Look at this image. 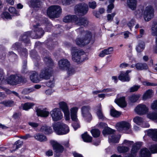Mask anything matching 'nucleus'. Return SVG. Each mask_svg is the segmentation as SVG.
<instances>
[{
    "mask_svg": "<svg viewBox=\"0 0 157 157\" xmlns=\"http://www.w3.org/2000/svg\"><path fill=\"white\" fill-rule=\"evenodd\" d=\"M76 31L79 34L75 40L77 45L83 47L91 41L92 34L90 31H84L83 28L77 29Z\"/></svg>",
    "mask_w": 157,
    "mask_h": 157,
    "instance_id": "obj_1",
    "label": "nucleus"
},
{
    "mask_svg": "<svg viewBox=\"0 0 157 157\" xmlns=\"http://www.w3.org/2000/svg\"><path fill=\"white\" fill-rule=\"evenodd\" d=\"M73 61L77 63L82 62L85 59L86 54L82 51L78 49L75 47H73L71 50Z\"/></svg>",
    "mask_w": 157,
    "mask_h": 157,
    "instance_id": "obj_2",
    "label": "nucleus"
},
{
    "mask_svg": "<svg viewBox=\"0 0 157 157\" xmlns=\"http://www.w3.org/2000/svg\"><path fill=\"white\" fill-rule=\"evenodd\" d=\"M52 127L55 132L59 135L66 134L70 131L68 125L62 122L54 123L52 125Z\"/></svg>",
    "mask_w": 157,
    "mask_h": 157,
    "instance_id": "obj_3",
    "label": "nucleus"
},
{
    "mask_svg": "<svg viewBox=\"0 0 157 157\" xmlns=\"http://www.w3.org/2000/svg\"><path fill=\"white\" fill-rule=\"evenodd\" d=\"M61 9L59 6H52L48 9L47 14L51 18H57L61 13Z\"/></svg>",
    "mask_w": 157,
    "mask_h": 157,
    "instance_id": "obj_4",
    "label": "nucleus"
},
{
    "mask_svg": "<svg viewBox=\"0 0 157 157\" xmlns=\"http://www.w3.org/2000/svg\"><path fill=\"white\" fill-rule=\"evenodd\" d=\"M116 128L120 132L126 133H130L132 131L130 128L131 125L128 122L122 121L117 123L116 125Z\"/></svg>",
    "mask_w": 157,
    "mask_h": 157,
    "instance_id": "obj_5",
    "label": "nucleus"
},
{
    "mask_svg": "<svg viewBox=\"0 0 157 157\" xmlns=\"http://www.w3.org/2000/svg\"><path fill=\"white\" fill-rule=\"evenodd\" d=\"M88 9L87 4L84 3H81L75 6V11L76 14L84 15L87 13Z\"/></svg>",
    "mask_w": 157,
    "mask_h": 157,
    "instance_id": "obj_6",
    "label": "nucleus"
},
{
    "mask_svg": "<svg viewBox=\"0 0 157 157\" xmlns=\"http://www.w3.org/2000/svg\"><path fill=\"white\" fill-rule=\"evenodd\" d=\"M154 10L152 6H149L146 7L143 13L144 17L146 21L150 20L154 16Z\"/></svg>",
    "mask_w": 157,
    "mask_h": 157,
    "instance_id": "obj_7",
    "label": "nucleus"
},
{
    "mask_svg": "<svg viewBox=\"0 0 157 157\" xmlns=\"http://www.w3.org/2000/svg\"><path fill=\"white\" fill-rule=\"evenodd\" d=\"M21 76L16 74L10 75L6 79V81L8 84L12 85H16L22 82Z\"/></svg>",
    "mask_w": 157,
    "mask_h": 157,
    "instance_id": "obj_8",
    "label": "nucleus"
},
{
    "mask_svg": "<svg viewBox=\"0 0 157 157\" xmlns=\"http://www.w3.org/2000/svg\"><path fill=\"white\" fill-rule=\"evenodd\" d=\"M50 114L52 120L57 121L61 120L63 117V114L58 108H55L50 112Z\"/></svg>",
    "mask_w": 157,
    "mask_h": 157,
    "instance_id": "obj_9",
    "label": "nucleus"
},
{
    "mask_svg": "<svg viewBox=\"0 0 157 157\" xmlns=\"http://www.w3.org/2000/svg\"><path fill=\"white\" fill-rule=\"evenodd\" d=\"M142 145V143L137 142L133 144L131 151V153L125 155V157H135L136 153Z\"/></svg>",
    "mask_w": 157,
    "mask_h": 157,
    "instance_id": "obj_10",
    "label": "nucleus"
},
{
    "mask_svg": "<svg viewBox=\"0 0 157 157\" xmlns=\"http://www.w3.org/2000/svg\"><path fill=\"white\" fill-rule=\"evenodd\" d=\"M59 107L64 114L66 120H69L70 119V112L67 104L64 101H61L59 103Z\"/></svg>",
    "mask_w": 157,
    "mask_h": 157,
    "instance_id": "obj_11",
    "label": "nucleus"
},
{
    "mask_svg": "<svg viewBox=\"0 0 157 157\" xmlns=\"http://www.w3.org/2000/svg\"><path fill=\"white\" fill-rule=\"evenodd\" d=\"M90 107L88 106H84L81 108L82 113L85 119L88 121L92 119V116L89 112Z\"/></svg>",
    "mask_w": 157,
    "mask_h": 157,
    "instance_id": "obj_12",
    "label": "nucleus"
},
{
    "mask_svg": "<svg viewBox=\"0 0 157 157\" xmlns=\"http://www.w3.org/2000/svg\"><path fill=\"white\" fill-rule=\"evenodd\" d=\"M51 143L55 152L56 153L55 155L56 156L59 157V155L58 154L62 153L64 150L63 147L57 142L54 141H51Z\"/></svg>",
    "mask_w": 157,
    "mask_h": 157,
    "instance_id": "obj_13",
    "label": "nucleus"
},
{
    "mask_svg": "<svg viewBox=\"0 0 157 157\" xmlns=\"http://www.w3.org/2000/svg\"><path fill=\"white\" fill-rule=\"evenodd\" d=\"M148 110V108L142 104L138 105L135 109V111L139 115H143L146 114Z\"/></svg>",
    "mask_w": 157,
    "mask_h": 157,
    "instance_id": "obj_14",
    "label": "nucleus"
},
{
    "mask_svg": "<svg viewBox=\"0 0 157 157\" xmlns=\"http://www.w3.org/2000/svg\"><path fill=\"white\" fill-rule=\"evenodd\" d=\"M59 68L62 70H67L70 67L69 61L66 59H63L58 62Z\"/></svg>",
    "mask_w": 157,
    "mask_h": 157,
    "instance_id": "obj_15",
    "label": "nucleus"
},
{
    "mask_svg": "<svg viewBox=\"0 0 157 157\" xmlns=\"http://www.w3.org/2000/svg\"><path fill=\"white\" fill-rule=\"evenodd\" d=\"M88 19L85 17H80L78 18L76 16L75 23L78 25H82L86 26L88 25L89 23Z\"/></svg>",
    "mask_w": 157,
    "mask_h": 157,
    "instance_id": "obj_16",
    "label": "nucleus"
},
{
    "mask_svg": "<svg viewBox=\"0 0 157 157\" xmlns=\"http://www.w3.org/2000/svg\"><path fill=\"white\" fill-rule=\"evenodd\" d=\"M51 68L48 69L46 68L43 70L40 75V78L44 79H48L51 75Z\"/></svg>",
    "mask_w": 157,
    "mask_h": 157,
    "instance_id": "obj_17",
    "label": "nucleus"
},
{
    "mask_svg": "<svg viewBox=\"0 0 157 157\" xmlns=\"http://www.w3.org/2000/svg\"><path fill=\"white\" fill-rule=\"evenodd\" d=\"M78 109V107H75L71 108L70 109L71 118L73 121L77 122L78 121L77 116Z\"/></svg>",
    "mask_w": 157,
    "mask_h": 157,
    "instance_id": "obj_18",
    "label": "nucleus"
},
{
    "mask_svg": "<svg viewBox=\"0 0 157 157\" xmlns=\"http://www.w3.org/2000/svg\"><path fill=\"white\" fill-rule=\"evenodd\" d=\"M151 34L156 36V46L154 48L155 52L157 53V22H154L152 25L151 28Z\"/></svg>",
    "mask_w": 157,
    "mask_h": 157,
    "instance_id": "obj_19",
    "label": "nucleus"
},
{
    "mask_svg": "<svg viewBox=\"0 0 157 157\" xmlns=\"http://www.w3.org/2000/svg\"><path fill=\"white\" fill-rule=\"evenodd\" d=\"M147 134L154 141H157V129H150L147 131Z\"/></svg>",
    "mask_w": 157,
    "mask_h": 157,
    "instance_id": "obj_20",
    "label": "nucleus"
},
{
    "mask_svg": "<svg viewBox=\"0 0 157 157\" xmlns=\"http://www.w3.org/2000/svg\"><path fill=\"white\" fill-rule=\"evenodd\" d=\"M38 25H33L34 29H35V31H36V36H32V37L33 38H40L44 33V32L41 28H39L38 27Z\"/></svg>",
    "mask_w": 157,
    "mask_h": 157,
    "instance_id": "obj_21",
    "label": "nucleus"
},
{
    "mask_svg": "<svg viewBox=\"0 0 157 157\" xmlns=\"http://www.w3.org/2000/svg\"><path fill=\"white\" fill-rule=\"evenodd\" d=\"M33 33L32 32L30 31L25 32L20 38V39L23 41L24 43L28 44L30 42L28 37L30 36L32 37V36H33L32 35Z\"/></svg>",
    "mask_w": 157,
    "mask_h": 157,
    "instance_id": "obj_22",
    "label": "nucleus"
},
{
    "mask_svg": "<svg viewBox=\"0 0 157 157\" xmlns=\"http://www.w3.org/2000/svg\"><path fill=\"white\" fill-rule=\"evenodd\" d=\"M40 131L46 134H49L52 132V128L50 127L45 125L41 127L40 129Z\"/></svg>",
    "mask_w": 157,
    "mask_h": 157,
    "instance_id": "obj_23",
    "label": "nucleus"
},
{
    "mask_svg": "<svg viewBox=\"0 0 157 157\" xmlns=\"http://www.w3.org/2000/svg\"><path fill=\"white\" fill-rule=\"evenodd\" d=\"M119 80L122 82H128L130 80L129 75H127L124 72H121L118 77Z\"/></svg>",
    "mask_w": 157,
    "mask_h": 157,
    "instance_id": "obj_24",
    "label": "nucleus"
},
{
    "mask_svg": "<svg viewBox=\"0 0 157 157\" xmlns=\"http://www.w3.org/2000/svg\"><path fill=\"white\" fill-rule=\"evenodd\" d=\"M115 102L118 105L122 107H125L126 105V103L124 97L115 99Z\"/></svg>",
    "mask_w": 157,
    "mask_h": 157,
    "instance_id": "obj_25",
    "label": "nucleus"
},
{
    "mask_svg": "<svg viewBox=\"0 0 157 157\" xmlns=\"http://www.w3.org/2000/svg\"><path fill=\"white\" fill-rule=\"evenodd\" d=\"M127 4L128 7L132 10H134L136 8L137 4L136 0H127Z\"/></svg>",
    "mask_w": 157,
    "mask_h": 157,
    "instance_id": "obj_26",
    "label": "nucleus"
},
{
    "mask_svg": "<svg viewBox=\"0 0 157 157\" xmlns=\"http://www.w3.org/2000/svg\"><path fill=\"white\" fill-rule=\"evenodd\" d=\"M34 137L36 140L40 142L45 141L47 140L46 136L43 134L37 133L34 135Z\"/></svg>",
    "mask_w": 157,
    "mask_h": 157,
    "instance_id": "obj_27",
    "label": "nucleus"
},
{
    "mask_svg": "<svg viewBox=\"0 0 157 157\" xmlns=\"http://www.w3.org/2000/svg\"><path fill=\"white\" fill-rule=\"evenodd\" d=\"M137 70H145L148 68L147 65L145 63H138L135 66Z\"/></svg>",
    "mask_w": 157,
    "mask_h": 157,
    "instance_id": "obj_28",
    "label": "nucleus"
},
{
    "mask_svg": "<svg viewBox=\"0 0 157 157\" xmlns=\"http://www.w3.org/2000/svg\"><path fill=\"white\" fill-rule=\"evenodd\" d=\"M153 91L152 90L149 89L146 91L142 97V99L145 100L147 99L151 98L153 96Z\"/></svg>",
    "mask_w": 157,
    "mask_h": 157,
    "instance_id": "obj_29",
    "label": "nucleus"
},
{
    "mask_svg": "<svg viewBox=\"0 0 157 157\" xmlns=\"http://www.w3.org/2000/svg\"><path fill=\"white\" fill-rule=\"evenodd\" d=\"M120 138V136L118 137L114 134L110 135L109 136V141L110 143H118L119 142Z\"/></svg>",
    "mask_w": 157,
    "mask_h": 157,
    "instance_id": "obj_30",
    "label": "nucleus"
},
{
    "mask_svg": "<svg viewBox=\"0 0 157 157\" xmlns=\"http://www.w3.org/2000/svg\"><path fill=\"white\" fill-rule=\"evenodd\" d=\"M147 117L151 120L156 121L157 123V112H150L147 114Z\"/></svg>",
    "mask_w": 157,
    "mask_h": 157,
    "instance_id": "obj_31",
    "label": "nucleus"
},
{
    "mask_svg": "<svg viewBox=\"0 0 157 157\" xmlns=\"http://www.w3.org/2000/svg\"><path fill=\"white\" fill-rule=\"evenodd\" d=\"M38 73L35 71H33L30 76V79L32 81L34 82L37 83L40 81Z\"/></svg>",
    "mask_w": 157,
    "mask_h": 157,
    "instance_id": "obj_32",
    "label": "nucleus"
},
{
    "mask_svg": "<svg viewBox=\"0 0 157 157\" xmlns=\"http://www.w3.org/2000/svg\"><path fill=\"white\" fill-rule=\"evenodd\" d=\"M151 154L150 151L146 148L142 149L140 151V157H150Z\"/></svg>",
    "mask_w": 157,
    "mask_h": 157,
    "instance_id": "obj_33",
    "label": "nucleus"
},
{
    "mask_svg": "<svg viewBox=\"0 0 157 157\" xmlns=\"http://www.w3.org/2000/svg\"><path fill=\"white\" fill-rule=\"evenodd\" d=\"M36 112L37 115L41 117H47L49 114V113L48 111L40 109H37L36 110Z\"/></svg>",
    "mask_w": 157,
    "mask_h": 157,
    "instance_id": "obj_34",
    "label": "nucleus"
},
{
    "mask_svg": "<svg viewBox=\"0 0 157 157\" xmlns=\"http://www.w3.org/2000/svg\"><path fill=\"white\" fill-rule=\"evenodd\" d=\"M145 48L144 43L142 41H140L138 45L136 46V51L138 52H142Z\"/></svg>",
    "mask_w": 157,
    "mask_h": 157,
    "instance_id": "obj_35",
    "label": "nucleus"
},
{
    "mask_svg": "<svg viewBox=\"0 0 157 157\" xmlns=\"http://www.w3.org/2000/svg\"><path fill=\"white\" fill-rule=\"evenodd\" d=\"M76 16L69 15L64 17L63 19V21L66 23L72 21L75 22Z\"/></svg>",
    "mask_w": 157,
    "mask_h": 157,
    "instance_id": "obj_36",
    "label": "nucleus"
},
{
    "mask_svg": "<svg viewBox=\"0 0 157 157\" xmlns=\"http://www.w3.org/2000/svg\"><path fill=\"white\" fill-rule=\"evenodd\" d=\"M144 10V7L142 6H139L138 9L134 12V14L137 18H140L142 15Z\"/></svg>",
    "mask_w": 157,
    "mask_h": 157,
    "instance_id": "obj_37",
    "label": "nucleus"
},
{
    "mask_svg": "<svg viewBox=\"0 0 157 157\" xmlns=\"http://www.w3.org/2000/svg\"><path fill=\"white\" fill-rule=\"evenodd\" d=\"M113 51L112 48H109L107 49H105L102 51L99 54V56L101 57H103L105 55L110 54Z\"/></svg>",
    "mask_w": 157,
    "mask_h": 157,
    "instance_id": "obj_38",
    "label": "nucleus"
},
{
    "mask_svg": "<svg viewBox=\"0 0 157 157\" xmlns=\"http://www.w3.org/2000/svg\"><path fill=\"white\" fill-rule=\"evenodd\" d=\"M44 61L48 68H51L53 66V63L51 58L49 57H46L44 58Z\"/></svg>",
    "mask_w": 157,
    "mask_h": 157,
    "instance_id": "obj_39",
    "label": "nucleus"
},
{
    "mask_svg": "<svg viewBox=\"0 0 157 157\" xmlns=\"http://www.w3.org/2000/svg\"><path fill=\"white\" fill-rule=\"evenodd\" d=\"M117 149L118 151L120 153H124L128 151L129 148L127 147L122 145L121 146H118Z\"/></svg>",
    "mask_w": 157,
    "mask_h": 157,
    "instance_id": "obj_40",
    "label": "nucleus"
},
{
    "mask_svg": "<svg viewBox=\"0 0 157 157\" xmlns=\"http://www.w3.org/2000/svg\"><path fill=\"white\" fill-rule=\"evenodd\" d=\"M82 138L84 142L89 143L92 141V137L88 135L86 132L82 135Z\"/></svg>",
    "mask_w": 157,
    "mask_h": 157,
    "instance_id": "obj_41",
    "label": "nucleus"
},
{
    "mask_svg": "<svg viewBox=\"0 0 157 157\" xmlns=\"http://www.w3.org/2000/svg\"><path fill=\"white\" fill-rule=\"evenodd\" d=\"M140 97L139 94H133L129 97V101L132 103L136 102Z\"/></svg>",
    "mask_w": 157,
    "mask_h": 157,
    "instance_id": "obj_42",
    "label": "nucleus"
},
{
    "mask_svg": "<svg viewBox=\"0 0 157 157\" xmlns=\"http://www.w3.org/2000/svg\"><path fill=\"white\" fill-rule=\"evenodd\" d=\"M6 106L11 107L15 105L14 101L12 100H6L3 101L1 103Z\"/></svg>",
    "mask_w": 157,
    "mask_h": 157,
    "instance_id": "obj_43",
    "label": "nucleus"
},
{
    "mask_svg": "<svg viewBox=\"0 0 157 157\" xmlns=\"http://www.w3.org/2000/svg\"><path fill=\"white\" fill-rule=\"evenodd\" d=\"M30 3L33 8L39 7L41 3L40 0H31Z\"/></svg>",
    "mask_w": 157,
    "mask_h": 157,
    "instance_id": "obj_44",
    "label": "nucleus"
},
{
    "mask_svg": "<svg viewBox=\"0 0 157 157\" xmlns=\"http://www.w3.org/2000/svg\"><path fill=\"white\" fill-rule=\"evenodd\" d=\"M34 105V104L33 103H26L23 105V109L24 110H27L31 109Z\"/></svg>",
    "mask_w": 157,
    "mask_h": 157,
    "instance_id": "obj_45",
    "label": "nucleus"
},
{
    "mask_svg": "<svg viewBox=\"0 0 157 157\" xmlns=\"http://www.w3.org/2000/svg\"><path fill=\"white\" fill-rule=\"evenodd\" d=\"M22 144L23 142L22 141L20 140L16 141L13 145V151H14L15 150L20 147Z\"/></svg>",
    "mask_w": 157,
    "mask_h": 157,
    "instance_id": "obj_46",
    "label": "nucleus"
},
{
    "mask_svg": "<svg viewBox=\"0 0 157 157\" xmlns=\"http://www.w3.org/2000/svg\"><path fill=\"white\" fill-rule=\"evenodd\" d=\"M91 132L93 136L94 137H97L99 136L100 135L101 132L97 129H93L91 131Z\"/></svg>",
    "mask_w": 157,
    "mask_h": 157,
    "instance_id": "obj_47",
    "label": "nucleus"
},
{
    "mask_svg": "<svg viewBox=\"0 0 157 157\" xmlns=\"http://www.w3.org/2000/svg\"><path fill=\"white\" fill-rule=\"evenodd\" d=\"M115 131L110 128H108L107 129H104L102 131V133L104 135L106 134L110 135H113L112 134L114 133Z\"/></svg>",
    "mask_w": 157,
    "mask_h": 157,
    "instance_id": "obj_48",
    "label": "nucleus"
},
{
    "mask_svg": "<svg viewBox=\"0 0 157 157\" xmlns=\"http://www.w3.org/2000/svg\"><path fill=\"white\" fill-rule=\"evenodd\" d=\"M133 121L136 124L140 125L143 122L144 119L141 117L136 116L133 119Z\"/></svg>",
    "mask_w": 157,
    "mask_h": 157,
    "instance_id": "obj_49",
    "label": "nucleus"
},
{
    "mask_svg": "<svg viewBox=\"0 0 157 157\" xmlns=\"http://www.w3.org/2000/svg\"><path fill=\"white\" fill-rule=\"evenodd\" d=\"M134 143L133 141L128 140H124L122 144V145H124V146L129 147H130Z\"/></svg>",
    "mask_w": 157,
    "mask_h": 157,
    "instance_id": "obj_50",
    "label": "nucleus"
},
{
    "mask_svg": "<svg viewBox=\"0 0 157 157\" xmlns=\"http://www.w3.org/2000/svg\"><path fill=\"white\" fill-rule=\"evenodd\" d=\"M9 11L13 16H18L19 15V13L16 11L15 8L13 7H10L9 9Z\"/></svg>",
    "mask_w": 157,
    "mask_h": 157,
    "instance_id": "obj_51",
    "label": "nucleus"
},
{
    "mask_svg": "<svg viewBox=\"0 0 157 157\" xmlns=\"http://www.w3.org/2000/svg\"><path fill=\"white\" fill-rule=\"evenodd\" d=\"M110 114L111 116L114 117H117L120 115L121 113L118 111L114 109H112L111 110Z\"/></svg>",
    "mask_w": 157,
    "mask_h": 157,
    "instance_id": "obj_52",
    "label": "nucleus"
},
{
    "mask_svg": "<svg viewBox=\"0 0 157 157\" xmlns=\"http://www.w3.org/2000/svg\"><path fill=\"white\" fill-rule=\"evenodd\" d=\"M150 149L152 153H157V144L151 145Z\"/></svg>",
    "mask_w": 157,
    "mask_h": 157,
    "instance_id": "obj_53",
    "label": "nucleus"
},
{
    "mask_svg": "<svg viewBox=\"0 0 157 157\" xmlns=\"http://www.w3.org/2000/svg\"><path fill=\"white\" fill-rule=\"evenodd\" d=\"M1 17L2 18L4 17L7 19H11V17L10 15L7 12H4L2 14Z\"/></svg>",
    "mask_w": 157,
    "mask_h": 157,
    "instance_id": "obj_54",
    "label": "nucleus"
},
{
    "mask_svg": "<svg viewBox=\"0 0 157 157\" xmlns=\"http://www.w3.org/2000/svg\"><path fill=\"white\" fill-rule=\"evenodd\" d=\"M96 127L101 128H105L107 127V124L104 122H100L96 125Z\"/></svg>",
    "mask_w": 157,
    "mask_h": 157,
    "instance_id": "obj_55",
    "label": "nucleus"
},
{
    "mask_svg": "<svg viewBox=\"0 0 157 157\" xmlns=\"http://www.w3.org/2000/svg\"><path fill=\"white\" fill-rule=\"evenodd\" d=\"M140 87V86L139 85H135L131 87L129 90L130 92H132L137 91Z\"/></svg>",
    "mask_w": 157,
    "mask_h": 157,
    "instance_id": "obj_56",
    "label": "nucleus"
},
{
    "mask_svg": "<svg viewBox=\"0 0 157 157\" xmlns=\"http://www.w3.org/2000/svg\"><path fill=\"white\" fill-rule=\"evenodd\" d=\"M97 114L99 119L103 120L105 119V117L103 115L101 109H99L97 112Z\"/></svg>",
    "mask_w": 157,
    "mask_h": 157,
    "instance_id": "obj_57",
    "label": "nucleus"
},
{
    "mask_svg": "<svg viewBox=\"0 0 157 157\" xmlns=\"http://www.w3.org/2000/svg\"><path fill=\"white\" fill-rule=\"evenodd\" d=\"M28 124L32 128H37L39 125L38 123L33 121L29 122H28Z\"/></svg>",
    "mask_w": 157,
    "mask_h": 157,
    "instance_id": "obj_58",
    "label": "nucleus"
},
{
    "mask_svg": "<svg viewBox=\"0 0 157 157\" xmlns=\"http://www.w3.org/2000/svg\"><path fill=\"white\" fill-rule=\"evenodd\" d=\"M136 22L135 20L134 19H132L130 22H128L127 24L128 26L131 29V28L133 26L134 24Z\"/></svg>",
    "mask_w": 157,
    "mask_h": 157,
    "instance_id": "obj_59",
    "label": "nucleus"
},
{
    "mask_svg": "<svg viewBox=\"0 0 157 157\" xmlns=\"http://www.w3.org/2000/svg\"><path fill=\"white\" fill-rule=\"evenodd\" d=\"M115 14L116 13H113L111 14H108L107 16L108 21H112Z\"/></svg>",
    "mask_w": 157,
    "mask_h": 157,
    "instance_id": "obj_60",
    "label": "nucleus"
},
{
    "mask_svg": "<svg viewBox=\"0 0 157 157\" xmlns=\"http://www.w3.org/2000/svg\"><path fill=\"white\" fill-rule=\"evenodd\" d=\"M88 5L89 7L92 9H94L97 6L96 3L94 1L89 2Z\"/></svg>",
    "mask_w": 157,
    "mask_h": 157,
    "instance_id": "obj_61",
    "label": "nucleus"
},
{
    "mask_svg": "<svg viewBox=\"0 0 157 157\" xmlns=\"http://www.w3.org/2000/svg\"><path fill=\"white\" fill-rule=\"evenodd\" d=\"M114 6L113 4H109L108 6V9L107 10V13H110L112 11V10L114 8Z\"/></svg>",
    "mask_w": 157,
    "mask_h": 157,
    "instance_id": "obj_62",
    "label": "nucleus"
},
{
    "mask_svg": "<svg viewBox=\"0 0 157 157\" xmlns=\"http://www.w3.org/2000/svg\"><path fill=\"white\" fill-rule=\"evenodd\" d=\"M5 81V80L3 76V72L1 71L0 72V84L3 83Z\"/></svg>",
    "mask_w": 157,
    "mask_h": 157,
    "instance_id": "obj_63",
    "label": "nucleus"
},
{
    "mask_svg": "<svg viewBox=\"0 0 157 157\" xmlns=\"http://www.w3.org/2000/svg\"><path fill=\"white\" fill-rule=\"evenodd\" d=\"M151 108L153 110H157V100L154 101L151 105Z\"/></svg>",
    "mask_w": 157,
    "mask_h": 157,
    "instance_id": "obj_64",
    "label": "nucleus"
}]
</instances>
